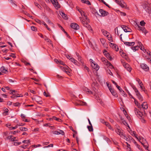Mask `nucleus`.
Here are the masks:
<instances>
[{
  "mask_svg": "<svg viewBox=\"0 0 151 151\" xmlns=\"http://www.w3.org/2000/svg\"><path fill=\"white\" fill-rule=\"evenodd\" d=\"M99 12L101 14V16L103 17L106 16L109 14V13L108 12L102 9H100Z\"/></svg>",
  "mask_w": 151,
  "mask_h": 151,
  "instance_id": "obj_9",
  "label": "nucleus"
},
{
  "mask_svg": "<svg viewBox=\"0 0 151 151\" xmlns=\"http://www.w3.org/2000/svg\"><path fill=\"white\" fill-rule=\"evenodd\" d=\"M53 144H51L47 146L44 147H53Z\"/></svg>",
  "mask_w": 151,
  "mask_h": 151,
  "instance_id": "obj_56",
  "label": "nucleus"
},
{
  "mask_svg": "<svg viewBox=\"0 0 151 151\" xmlns=\"http://www.w3.org/2000/svg\"><path fill=\"white\" fill-rule=\"evenodd\" d=\"M70 27L76 30L78 29L79 28V26L77 24L75 23L71 24Z\"/></svg>",
  "mask_w": 151,
  "mask_h": 151,
  "instance_id": "obj_8",
  "label": "nucleus"
},
{
  "mask_svg": "<svg viewBox=\"0 0 151 151\" xmlns=\"http://www.w3.org/2000/svg\"><path fill=\"white\" fill-rule=\"evenodd\" d=\"M59 132V134H61L62 135H64V132L62 130H60V132Z\"/></svg>",
  "mask_w": 151,
  "mask_h": 151,
  "instance_id": "obj_59",
  "label": "nucleus"
},
{
  "mask_svg": "<svg viewBox=\"0 0 151 151\" xmlns=\"http://www.w3.org/2000/svg\"><path fill=\"white\" fill-rule=\"evenodd\" d=\"M84 70H87V71L88 72H89V68L87 67L86 66H85L84 67Z\"/></svg>",
  "mask_w": 151,
  "mask_h": 151,
  "instance_id": "obj_49",
  "label": "nucleus"
},
{
  "mask_svg": "<svg viewBox=\"0 0 151 151\" xmlns=\"http://www.w3.org/2000/svg\"><path fill=\"white\" fill-rule=\"evenodd\" d=\"M69 70H70V69H66V70L65 69H64V71H65V72H66V73H70L69 72Z\"/></svg>",
  "mask_w": 151,
  "mask_h": 151,
  "instance_id": "obj_54",
  "label": "nucleus"
},
{
  "mask_svg": "<svg viewBox=\"0 0 151 151\" xmlns=\"http://www.w3.org/2000/svg\"><path fill=\"white\" fill-rule=\"evenodd\" d=\"M137 29L139 31H141L142 32L144 33L146 35L148 32V31L145 29L144 27L139 26L138 24H137Z\"/></svg>",
  "mask_w": 151,
  "mask_h": 151,
  "instance_id": "obj_2",
  "label": "nucleus"
},
{
  "mask_svg": "<svg viewBox=\"0 0 151 151\" xmlns=\"http://www.w3.org/2000/svg\"><path fill=\"white\" fill-rule=\"evenodd\" d=\"M104 54L106 55V57L110 60H113V58L109 53H107Z\"/></svg>",
  "mask_w": 151,
  "mask_h": 151,
  "instance_id": "obj_23",
  "label": "nucleus"
},
{
  "mask_svg": "<svg viewBox=\"0 0 151 151\" xmlns=\"http://www.w3.org/2000/svg\"><path fill=\"white\" fill-rule=\"evenodd\" d=\"M17 125L16 126L14 127H10V129L11 130L12 129H17Z\"/></svg>",
  "mask_w": 151,
  "mask_h": 151,
  "instance_id": "obj_46",
  "label": "nucleus"
},
{
  "mask_svg": "<svg viewBox=\"0 0 151 151\" xmlns=\"http://www.w3.org/2000/svg\"><path fill=\"white\" fill-rule=\"evenodd\" d=\"M145 24V23L144 22V21L143 20L142 21L140 22V25L142 26H144Z\"/></svg>",
  "mask_w": 151,
  "mask_h": 151,
  "instance_id": "obj_39",
  "label": "nucleus"
},
{
  "mask_svg": "<svg viewBox=\"0 0 151 151\" xmlns=\"http://www.w3.org/2000/svg\"><path fill=\"white\" fill-rule=\"evenodd\" d=\"M91 66L93 68L96 69V70H98L99 69V66L98 65L94 63H91Z\"/></svg>",
  "mask_w": 151,
  "mask_h": 151,
  "instance_id": "obj_16",
  "label": "nucleus"
},
{
  "mask_svg": "<svg viewBox=\"0 0 151 151\" xmlns=\"http://www.w3.org/2000/svg\"><path fill=\"white\" fill-rule=\"evenodd\" d=\"M105 124L108 127V126L110 125V124L109 122H104Z\"/></svg>",
  "mask_w": 151,
  "mask_h": 151,
  "instance_id": "obj_60",
  "label": "nucleus"
},
{
  "mask_svg": "<svg viewBox=\"0 0 151 151\" xmlns=\"http://www.w3.org/2000/svg\"><path fill=\"white\" fill-rule=\"evenodd\" d=\"M141 106V108L142 107L144 109H147L148 108L147 104L146 102H144Z\"/></svg>",
  "mask_w": 151,
  "mask_h": 151,
  "instance_id": "obj_13",
  "label": "nucleus"
},
{
  "mask_svg": "<svg viewBox=\"0 0 151 151\" xmlns=\"http://www.w3.org/2000/svg\"><path fill=\"white\" fill-rule=\"evenodd\" d=\"M58 63H59L60 64L63 65H64V63L63 62V61H61V60H59V62Z\"/></svg>",
  "mask_w": 151,
  "mask_h": 151,
  "instance_id": "obj_63",
  "label": "nucleus"
},
{
  "mask_svg": "<svg viewBox=\"0 0 151 151\" xmlns=\"http://www.w3.org/2000/svg\"><path fill=\"white\" fill-rule=\"evenodd\" d=\"M17 141V139H16V137H14L12 139V141Z\"/></svg>",
  "mask_w": 151,
  "mask_h": 151,
  "instance_id": "obj_58",
  "label": "nucleus"
},
{
  "mask_svg": "<svg viewBox=\"0 0 151 151\" xmlns=\"http://www.w3.org/2000/svg\"><path fill=\"white\" fill-rule=\"evenodd\" d=\"M34 4L35 6H37L40 9V7H41V6L37 3L35 2Z\"/></svg>",
  "mask_w": 151,
  "mask_h": 151,
  "instance_id": "obj_51",
  "label": "nucleus"
},
{
  "mask_svg": "<svg viewBox=\"0 0 151 151\" xmlns=\"http://www.w3.org/2000/svg\"><path fill=\"white\" fill-rule=\"evenodd\" d=\"M78 57V60L79 61V62H81V63H83L82 61V60L81 59V56H79Z\"/></svg>",
  "mask_w": 151,
  "mask_h": 151,
  "instance_id": "obj_50",
  "label": "nucleus"
},
{
  "mask_svg": "<svg viewBox=\"0 0 151 151\" xmlns=\"http://www.w3.org/2000/svg\"><path fill=\"white\" fill-rule=\"evenodd\" d=\"M120 14L121 15H123L124 16H125L126 15V13L124 12H120Z\"/></svg>",
  "mask_w": 151,
  "mask_h": 151,
  "instance_id": "obj_64",
  "label": "nucleus"
},
{
  "mask_svg": "<svg viewBox=\"0 0 151 151\" xmlns=\"http://www.w3.org/2000/svg\"><path fill=\"white\" fill-rule=\"evenodd\" d=\"M134 110L135 114L139 118L143 119L144 118L143 116L146 115V113L145 111H144V113L143 112L142 113L136 108H134Z\"/></svg>",
  "mask_w": 151,
  "mask_h": 151,
  "instance_id": "obj_1",
  "label": "nucleus"
},
{
  "mask_svg": "<svg viewBox=\"0 0 151 151\" xmlns=\"http://www.w3.org/2000/svg\"><path fill=\"white\" fill-rule=\"evenodd\" d=\"M20 105V103L19 102H17L13 103V105L15 106H18Z\"/></svg>",
  "mask_w": 151,
  "mask_h": 151,
  "instance_id": "obj_43",
  "label": "nucleus"
},
{
  "mask_svg": "<svg viewBox=\"0 0 151 151\" xmlns=\"http://www.w3.org/2000/svg\"><path fill=\"white\" fill-rule=\"evenodd\" d=\"M24 125V124H23L22 123H18V124H17V126H23Z\"/></svg>",
  "mask_w": 151,
  "mask_h": 151,
  "instance_id": "obj_55",
  "label": "nucleus"
},
{
  "mask_svg": "<svg viewBox=\"0 0 151 151\" xmlns=\"http://www.w3.org/2000/svg\"><path fill=\"white\" fill-rule=\"evenodd\" d=\"M101 60L102 62L104 63V64L106 65H108L109 66H111V68H113L114 67L111 63L109 62L106 58H101Z\"/></svg>",
  "mask_w": 151,
  "mask_h": 151,
  "instance_id": "obj_3",
  "label": "nucleus"
},
{
  "mask_svg": "<svg viewBox=\"0 0 151 151\" xmlns=\"http://www.w3.org/2000/svg\"><path fill=\"white\" fill-rule=\"evenodd\" d=\"M35 21L37 23L40 24H42V21H41L40 20L38 19H35Z\"/></svg>",
  "mask_w": 151,
  "mask_h": 151,
  "instance_id": "obj_38",
  "label": "nucleus"
},
{
  "mask_svg": "<svg viewBox=\"0 0 151 151\" xmlns=\"http://www.w3.org/2000/svg\"><path fill=\"white\" fill-rule=\"evenodd\" d=\"M121 56L122 57H124V56H126V54L125 53H124V52H122V53L121 54Z\"/></svg>",
  "mask_w": 151,
  "mask_h": 151,
  "instance_id": "obj_57",
  "label": "nucleus"
},
{
  "mask_svg": "<svg viewBox=\"0 0 151 151\" xmlns=\"http://www.w3.org/2000/svg\"><path fill=\"white\" fill-rule=\"evenodd\" d=\"M124 44L126 45L132 46H133L135 44L134 42H124Z\"/></svg>",
  "mask_w": 151,
  "mask_h": 151,
  "instance_id": "obj_14",
  "label": "nucleus"
},
{
  "mask_svg": "<svg viewBox=\"0 0 151 151\" xmlns=\"http://www.w3.org/2000/svg\"><path fill=\"white\" fill-rule=\"evenodd\" d=\"M136 95L140 101H142L143 100V97L141 95L140 93H138Z\"/></svg>",
  "mask_w": 151,
  "mask_h": 151,
  "instance_id": "obj_22",
  "label": "nucleus"
},
{
  "mask_svg": "<svg viewBox=\"0 0 151 151\" xmlns=\"http://www.w3.org/2000/svg\"><path fill=\"white\" fill-rule=\"evenodd\" d=\"M70 60L74 64L77 65H78V62L76 60H75L74 58L72 57H71V58L70 59Z\"/></svg>",
  "mask_w": 151,
  "mask_h": 151,
  "instance_id": "obj_17",
  "label": "nucleus"
},
{
  "mask_svg": "<svg viewBox=\"0 0 151 151\" xmlns=\"http://www.w3.org/2000/svg\"><path fill=\"white\" fill-rule=\"evenodd\" d=\"M60 14L62 17L65 19H67L68 17L67 15L62 12H60Z\"/></svg>",
  "mask_w": 151,
  "mask_h": 151,
  "instance_id": "obj_15",
  "label": "nucleus"
},
{
  "mask_svg": "<svg viewBox=\"0 0 151 151\" xmlns=\"http://www.w3.org/2000/svg\"><path fill=\"white\" fill-rule=\"evenodd\" d=\"M130 133L132 135H134L136 138H137V139H138V138L136 136L135 132V131L131 132Z\"/></svg>",
  "mask_w": 151,
  "mask_h": 151,
  "instance_id": "obj_35",
  "label": "nucleus"
},
{
  "mask_svg": "<svg viewBox=\"0 0 151 151\" xmlns=\"http://www.w3.org/2000/svg\"><path fill=\"white\" fill-rule=\"evenodd\" d=\"M111 45H112V48L114 49L116 51H118L119 50V48L116 45H114V44H113L111 43Z\"/></svg>",
  "mask_w": 151,
  "mask_h": 151,
  "instance_id": "obj_24",
  "label": "nucleus"
},
{
  "mask_svg": "<svg viewBox=\"0 0 151 151\" xmlns=\"http://www.w3.org/2000/svg\"><path fill=\"white\" fill-rule=\"evenodd\" d=\"M136 80L138 82L140 86H141V85H143L142 82L140 81V80L139 79L137 78Z\"/></svg>",
  "mask_w": 151,
  "mask_h": 151,
  "instance_id": "obj_37",
  "label": "nucleus"
},
{
  "mask_svg": "<svg viewBox=\"0 0 151 151\" xmlns=\"http://www.w3.org/2000/svg\"><path fill=\"white\" fill-rule=\"evenodd\" d=\"M107 86H108V85H107ZM109 89L112 95L116 97H118V95L117 94L116 92L114 90V89L112 88L111 87L108 86Z\"/></svg>",
  "mask_w": 151,
  "mask_h": 151,
  "instance_id": "obj_7",
  "label": "nucleus"
},
{
  "mask_svg": "<svg viewBox=\"0 0 151 151\" xmlns=\"http://www.w3.org/2000/svg\"><path fill=\"white\" fill-rule=\"evenodd\" d=\"M52 133L53 134H59L60 132L57 131H54L52 132Z\"/></svg>",
  "mask_w": 151,
  "mask_h": 151,
  "instance_id": "obj_44",
  "label": "nucleus"
},
{
  "mask_svg": "<svg viewBox=\"0 0 151 151\" xmlns=\"http://www.w3.org/2000/svg\"><path fill=\"white\" fill-rule=\"evenodd\" d=\"M134 102L135 104L138 106V107L139 108L141 109V106L139 103L137 101H136L134 98Z\"/></svg>",
  "mask_w": 151,
  "mask_h": 151,
  "instance_id": "obj_25",
  "label": "nucleus"
},
{
  "mask_svg": "<svg viewBox=\"0 0 151 151\" xmlns=\"http://www.w3.org/2000/svg\"><path fill=\"white\" fill-rule=\"evenodd\" d=\"M102 2L106 6H108L109 8H110L109 6L107 4L106 2H105L104 0H101Z\"/></svg>",
  "mask_w": 151,
  "mask_h": 151,
  "instance_id": "obj_48",
  "label": "nucleus"
},
{
  "mask_svg": "<svg viewBox=\"0 0 151 151\" xmlns=\"http://www.w3.org/2000/svg\"><path fill=\"white\" fill-rule=\"evenodd\" d=\"M107 72L111 76H112L113 73L109 69H108V70H107Z\"/></svg>",
  "mask_w": 151,
  "mask_h": 151,
  "instance_id": "obj_40",
  "label": "nucleus"
},
{
  "mask_svg": "<svg viewBox=\"0 0 151 151\" xmlns=\"http://www.w3.org/2000/svg\"><path fill=\"white\" fill-rule=\"evenodd\" d=\"M139 47L138 46H136L131 47V49L134 51H136L138 49Z\"/></svg>",
  "mask_w": 151,
  "mask_h": 151,
  "instance_id": "obj_33",
  "label": "nucleus"
},
{
  "mask_svg": "<svg viewBox=\"0 0 151 151\" xmlns=\"http://www.w3.org/2000/svg\"><path fill=\"white\" fill-rule=\"evenodd\" d=\"M116 133L121 137H122L123 138H125V136L124 135L123 133L121 131V130L119 128H118L115 130Z\"/></svg>",
  "mask_w": 151,
  "mask_h": 151,
  "instance_id": "obj_6",
  "label": "nucleus"
},
{
  "mask_svg": "<svg viewBox=\"0 0 151 151\" xmlns=\"http://www.w3.org/2000/svg\"><path fill=\"white\" fill-rule=\"evenodd\" d=\"M108 128H109V129H110L111 130H112V131H114V129H113V128H112V127H111V125H110H110L108 126Z\"/></svg>",
  "mask_w": 151,
  "mask_h": 151,
  "instance_id": "obj_62",
  "label": "nucleus"
},
{
  "mask_svg": "<svg viewBox=\"0 0 151 151\" xmlns=\"http://www.w3.org/2000/svg\"><path fill=\"white\" fill-rule=\"evenodd\" d=\"M123 66L128 71L130 72L131 70V68L129 64L126 63H124Z\"/></svg>",
  "mask_w": 151,
  "mask_h": 151,
  "instance_id": "obj_11",
  "label": "nucleus"
},
{
  "mask_svg": "<svg viewBox=\"0 0 151 151\" xmlns=\"http://www.w3.org/2000/svg\"><path fill=\"white\" fill-rule=\"evenodd\" d=\"M107 37L108 40L111 42H113V40L111 37V35H107L106 36Z\"/></svg>",
  "mask_w": 151,
  "mask_h": 151,
  "instance_id": "obj_30",
  "label": "nucleus"
},
{
  "mask_svg": "<svg viewBox=\"0 0 151 151\" xmlns=\"http://www.w3.org/2000/svg\"><path fill=\"white\" fill-rule=\"evenodd\" d=\"M78 11L80 13L81 15L82 16H84L85 17V19L88 21L87 17L86 15L84 13V12L82 11L81 9H78Z\"/></svg>",
  "mask_w": 151,
  "mask_h": 151,
  "instance_id": "obj_12",
  "label": "nucleus"
},
{
  "mask_svg": "<svg viewBox=\"0 0 151 151\" xmlns=\"http://www.w3.org/2000/svg\"><path fill=\"white\" fill-rule=\"evenodd\" d=\"M0 70L2 72L5 73H6V72H7V70L5 69L4 66H2Z\"/></svg>",
  "mask_w": 151,
  "mask_h": 151,
  "instance_id": "obj_20",
  "label": "nucleus"
},
{
  "mask_svg": "<svg viewBox=\"0 0 151 151\" xmlns=\"http://www.w3.org/2000/svg\"><path fill=\"white\" fill-rule=\"evenodd\" d=\"M101 32L104 35L106 36L109 34V33L104 29H102Z\"/></svg>",
  "mask_w": 151,
  "mask_h": 151,
  "instance_id": "obj_26",
  "label": "nucleus"
},
{
  "mask_svg": "<svg viewBox=\"0 0 151 151\" xmlns=\"http://www.w3.org/2000/svg\"><path fill=\"white\" fill-rule=\"evenodd\" d=\"M127 92L128 93V94L129 96V97L131 98H132L134 99V98L133 97V96L131 94V93H129V92L127 91Z\"/></svg>",
  "mask_w": 151,
  "mask_h": 151,
  "instance_id": "obj_45",
  "label": "nucleus"
},
{
  "mask_svg": "<svg viewBox=\"0 0 151 151\" xmlns=\"http://www.w3.org/2000/svg\"><path fill=\"white\" fill-rule=\"evenodd\" d=\"M141 68L146 71H147L149 70V67L147 65L144 63H142L140 64Z\"/></svg>",
  "mask_w": 151,
  "mask_h": 151,
  "instance_id": "obj_5",
  "label": "nucleus"
},
{
  "mask_svg": "<svg viewBox=\"0 0 151 151\" xmlns=\"http://www.w3.org/2000/svg\"><path fill=\"white\" fill-rule=\"evenodd\" d=\"M79 19L81 21L82 24H83L84 26L87 28L88 29V30L91 29V27L87 22H86L84 21H83V20H82V18L81 17H80Z\"/></svg>",
  "mask_w": 151,
  "mask_h": 151,
  "instance_id": "obj_4",
  "label": "nucleus"
},
{
  "mask_svg": "<svg viewBox=\"0 0 151 151\" xmlns=\"http://www.w3.org/2000/svg\"><path fill=\"white\" fill-rule=\"evenodd\" d=\"M96 92L95 91H94L93 92L92 91L90 90V89H89L86 93L88 94L95 95Z\"/></svg>",
  "mask_w": 151,
  "mask_h": 151,
  "instance_id": "obj_27",
  "label": "nucleus"
},
{
  "mask_svg": "<svg viewBox=\"0 0 151 151\" xmlns=\"http://www.w3.org/2000/svg\"><path fill=\"white\" fill-rule=\"evenodd\" d=\"M122 123L124 125L127 126H128V127L129 128L128 124L124 120H122Z\"/></svg>",
  "mask_w": 151,
  "mask_h": 151,
  "instance_id": "obj_34",
  "label": "nucleus"
},
{
  "mask_svg": "<svg viewBox=\"0 0 151 151\" xmlns=\"http://www.w3.org/2000/svg\"><path fill=\"white\" fill-rule=\"evenodd\" d=\"M121 27L123 29L124 31L125 32H131V29H129L128 27L124 25L122 26Z\"/></svg>",
  "mask_w": 151,
  "mask_h": 151,
  "instance_id": "obj_10",
  "label": "nucleus"
},
{
  "mask_svg": "<svg viewBox=\"0 0 151 151\" xmlns=\"http://www.w3.org/2000/svg\"><path fill=\"white\" fill-rule=\"evenodd\" d=\"M20 130L22 131H26L28 130V129L27 128L21 127L19 128Z\"/></svg>",
  "mask_w": 151,
  "mask_h": 151,
  "instance_id": "obj_28",
  "label": "nucleus"
},
{
  "mask_svg": "<svg viewBox=\"0 0 151 151\" xmlns=\"http://www.w3.org/2000/svg\"><path fill=\"white\" fill-rule=\"evenodd\" d=\"M29 140H24L22 141L23 143H29Z\"/></svg>",
  "mask_w": 151,
  "mask_h": 151,
  "instance_id": "obj_47",
  "label": "nucleus"
},
{
  "mask_svg": "<svg viewBox=\"0 0 151 151\" xmlns=\"http://www.w3.org/2000/svg\"><path fill=\"white\" fill-rule=\"evenodd\" d=\"M41 146V145L40 144H38V145H32V147H34L35 148H36V147H40Z\"/></svg>",
  "mask_w": 151,
  "mask_h": 151,
  "instance_id": "obj_52",
  "label": "nucleus"
},
{
  "mask_svg": "<svg viewBox=\"0 0 151 151\" xmlns=\"http://www.w3.org/2000/svg\"><path fill=\"white\" fill-rule=\"evenodd\" d=\"M31 28L32 30L34 31H36L37 30L36 27L34 26H32L31 27Z\"/></svg>",
  "mask_w": 151,
  "mask_h": 151,
  "instance_id": "obj_42",
  "label": "nucleus"
},
{
  "mask_svg": "<svg viewBox=\"0 0 151 151\" xmlns=\"http://www.w3.org/2000/svg\"><path fill=\"white\" fill-rule=\"evenodd\" d=\"M122 8H124L126 6V4L123 1H120L118 4Z\"/></svg>",
  "mask_w": 151,
  "mask_h": 151,
  "instance_id": "obj_19",
  "label": "nucleus"
},
{
  "mask_svg": "<svg viewBox=\"0 0 151 151\" xmlns=\"http://www.w3.org/2000/svg\"><path fill=\"white\" fill-rule=\"evenodd\" d=\"M42 24H44V25L46 27V28L49 31H50L51 30V29L48 27L47 24L44 21H42Z\"/></svg>",
  "mask_w": 151,
  "mask_h": 151,
  "instance_id": "obj_32",
  "label": "nucleus"
},
{
  "mask_svg": "<svg viewBox=\"0 0 151 151\" xmlns=\"http://www.w3.org/2000/svg\"><path fill=\"white\" fill-rule=\"evenodd\" d=\"M33 100H34L38 102L40 100H41V98L39 96H35L34 97L32 98Z\"/></svg>",
  "mask_w": 151,
  "mask_h": 151,
  "instance_id": "obj_18",
  "label": "nucleus"
},
{
  "mask_svg": "<svg viewBox=\"0 0 151 151\" xmlns=\"http://www.w3.org/2000/svg\"><path fill=\"white\" fill-rule=\"evenodd\" d=\"M87 128L88 129V130L90 132H93V127L92 125H90V126H87Z\"/></svg>",
  "mask_w": 151,
  "mask_h": 151,
  "instance_id": "obj_31",
  "label": "nucleus"
},
{
  "mask_svg": "<svg viewBox=\"0 0 151 151\" xmlns=\"http://www.w3.org/2000/svg\"><path fill=\"white\" fill-rule=\"evenodd\" d=\"M52 119H53L56 120L57 121H58L59 122H62V120L61 119H60L58 118H57L55 116L53 117Z\"/></svg>",
  "mask_w": 151,
  "mask_h": 151,
  "instance_id": "obj_29",
  "label": "nucleus"
},
{
  "mask_svg": "<svg viewBox=\"0 0 151 151\" xmlns=\"http://www.w3.org/2000/svg\"><path fill=\"white\" fill-rule=\"evenodd\" d=\"M70 128L71 130L73 132H75L76 133H77V132L75 131L73 128L72 127H70Z\"/></svg>",
  "mask_w": 151,
  "mask_h": 151,
  "instance_id": "obj_61",
  "label": "nucleus"
},
{
  "mask_svg": "<svg viewBox=\"0 0 151 151\" xmlns=\"http://www.w3.org/2000/svg\"><path fill=\"white\" fill-rule=\"evenodd\" d=\"M60 29H61L65 33L66 35H67V36L68 37V34L67 33L65 32V30H64V29L63 28V27H61V26H60Z\"/></svg>",
  "mask_w": 151,
  "mask_h": 151,
  "instance_id": "obj_36",
  "label": "nucleus"
},
{
  "mask_svg": "<svg viewBox=\"0 0 151 151\" xmlns=\"http://www.w3.org/2000/svg\"><path fill=\"white\" fill-rule=\"evenodd\" d=\"M10 91H11V92L10 93V94L12 95H14V94L13 93H15V92H17V91L13 90H10Z\"/></svg>",
  "mask_w": 151,
  "mask_h": 151,
  "instance_id": "obj_53",
  "label": "nucleus"
},
{
  "mask_svg": "<svg viewBox=\"0 0 151 151\" xmlns=\"http://www.w3.org/2000/svg\"><path fill=\"white\" fill-rule=\"evenodd\" d=\"M77 104L78 105H86V102L81 101H78L77 102Z\"/></svg>",
  "mask_w": 151,
  "mask_h": 151,
  "instance_id": "obj_21",
  "label": "nucleus"
},
{
  "mask_svg": "<svg viewBox=\"0 0 151 151\" xmlns=\"http://www.w3.org/2000/svg\"><path fill=\"white\" fill-rule=\"evenodd\" d=\"M88 88L86 87H84L83 88V90L86 93L88 91Z\"/></svg>",
  "mask_w": 151,
  "mask_h": 151,
  "instance_id": "obj_41",
  "label": "nucleus"
}]
</instances>
